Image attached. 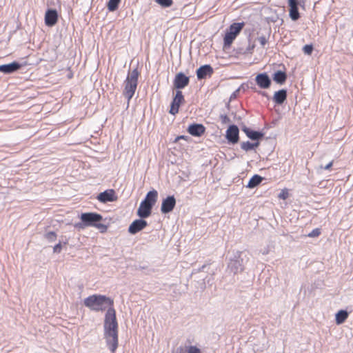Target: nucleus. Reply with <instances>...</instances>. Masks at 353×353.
I'll list each match as a JSON object with an SVG mask.
<instances>
[{
    "instance_id": "nucleus-9",
    "label": "nucleus",
    "mask_w": 353,
    "mask_h": 353,
    "mask_svg": "<svg viewBox=\"0 0 353 353\" xmlns=\"http://www.w3.org/2000/svg\"><path fill=\"white\" fill-rule=\"evenodd\" d=\"M183 100L184 98L182 92L176 91V95L171 103L170 113L173 115L176 114L179 112V106Z\"/></svg>"
},
{
    "instance_id": "nucleus-2",
    "label": "nucleus",
    "mask_w": 353,
    "mask_h": 353,
    "mask_svg": "<svg viewBox=\"0 0 353 353\" xmlns=\"http://www.w3.org/2000/svg\"><path fill=\"white\" fill-rule=\"evenodd\" d=\"M84 305L95 311L105 310L108 307H111L114 301L104 295H92L84 299Z\"/></svg>"
},
{
    "instance_id": "nucleus-29",
    "label": "nucleus",
    "mask_w": 353,
    "mask_h": 353,
    "mask_svg": "<svg viewBox=\"0 0 353 353\" xmlns=\"http://www.w3.org/2000/svg\"><path fill=\"white\" fill-rule=\"evenodd\" d=\"M94 227L99 229L101 232H105L108 229V227L105 225L100 223L99 222L96 223Z\"/></svg>"
},
{
    "instance_id": "nucleus-32",
    "label": "nucleus",
    "mask_w": 353,
    "mask_h": 353,
    "mask_svg": "<svg viewBox=\"0 0 353 353\" xmlns=\"http://www.w3.org/2000/svg\"><path fill=\"white\" fill-rule=\"evenodd\" d=\"M188 346H179L172 353H187Z\"/></svg>"
},
{
    "instance_id": "nucleus-5",
    "label": "nucleus",
    "mask_w": 353,
    "mask_h": 353,
    "mask_svg": "<svg viewBox=\"0 0 353 353\" xmlns=\"http://www.w3.org/2000/svg\"><path fill=\"white\" fill-rule=\"evenodd\" d=\"M243 23H234L230 26L229 32L225 34L224 37L225 46H230L237 34L243 28Z\"/></svg>"
},
{
    "instance_id": "nucleus-6",
    "label": "nucleus",
    "mask_w": 353,
    "mask_h": 353,
    "mask_svg": "<svg viewBox=\"0 0 353 353\" xmlns=\"http://www.w3.org/2000/svg\"><path fill=\"white\" fill-rule=\"evenodd\" d=\"M80 219L85 222L86 227H94L96 223L102 221L103 217L101 214L95 212H85L81 214Z\"/></svg>"
},
{
    "instance_id": "nucleus-31",
    "label": "nucleus",
    "mask_w": 353,
    "mask_h": 353,
    "mask_svg": "<svg viewBox=\"0 0 353 353\" xmlns=\"http://www.w3.org/2000/svg\"><path fill=\"white\" fill-rule=\"evenodd\" d=\"M301 2L304 3L303 0H288L290 7H298Z\"/></svg>"
},
{
    "instance_id": "nucleus-28",
    "label": "nucleus",
    "mask_w": 353,
    "mask_h": 353,
    "mask_svg": "<svg viewBox=\"0 0 353 353\" xmlns=\"http://www.w3.org/2000/svg\"><path fill=\"white\" fill-rule=\"evenodd\" d=\"M313 50V46L312 45H305L303 48V51L305 54L310 55L312 54Z\"/></svg>"
},
{
    "instance_id": "nucleus-18",
    "label": "nucleus",
    "mask_w": 353,
    "mask_h": 353,
    "mask_svg": "<svg viewBox=\"0 0 353 353\" xmlns=\"http://www.w3.org/2000/svg\"><path fill=\"white\" fill-rule=\"evenodd\" d=\"M286 98L287 91L284 89H282L274 93L273 100L277 104H282L286 100Z\"/></svg>"
},
{
    "instance_id": "nucleus-40",
    "label": "nucleus",
    "mask_w": 353,
    "mask_h": 353,
    "mask_svg": "<svg viewBox=\"0 0 353 353\" xmlns=\"http://www.w3.org/2000/svg\"><path fill=\"white\" fill-rule=\"evenodd\" d=\"M332 166V162H330L327 165H326L325 167H323L322 165L320 166L321 169H325L328 170Z\"/></svg>"
},
{
    "instance_id": "nucleus-38",
    "label": "nucleus",
    "mask_w": 353,
    "mask_h": 353,
    "mask_svg": "<svg viewBox=\"0 0 353 353\" xmlns=\"http://www.w3.org/2000/svg\"><path fill=\"white\" fill-rule=\"evenodd\" d=\"M61 248H62L61 244L59 243L54 247L53 251H54V252L59 253L61 250Z\"/></svg>"
},
{
    "instance_id": "nucleus-43",
    "label": "nucleus",
    "mask_w": 353,
    "mask_h": 353,
    "mask_svg": "<svg viewBox=\"0 0 353 353\" xmlns=\"http://www.w3.org/2000/svg\"><path fill=\"white\" fill-rule=\"evenodd\" d=\"M260 93L263 95V96H265V97H268L267 94L264 92H260Z\"/></svg>"
},
{
    "instance_id": "nucleus-16",
    "label": "nucleus",
    "mask_w": 353,
    "mask_h": 353,
    "mask_svg": "<svg viewBox=\"0 0 353 353\" xmlns=\"http://www.w3.org/2000/svg\"><path fill=\"white\" fill-rule=\"evenodd\" d=\"M213 72V69L210 65H205L201 66L196 70V75L199 79H202L205 78L208 75L212 74Z\"/></svg>"
},
{
    "instance_id": "nucleus-23",
    "label": "nucleus",
    "mask_w": 353,
    "mask_h": 353,
    "mask_svg": "<svg viewBox=\"0 0 353 353\" xmlns=\"http://www.w3.org/2000/svg\"><path fill=\"white\" fill-rule=\"evenodd\" d=\"M290 17L293 21H296L299 18L298 7H290Z\"/></svg>"
},
{
    "instance_id": "nucleus-41",
    "label": "nucleus",
    "mask_w": 353,
    "mask_h": 353,
    "mask_svg": "<svg viewBox=\"0 0 353 353\" xmlns=\"http://www.w3.org/2000/svg\"><path fill=\"white\" fill-rule=\"evenodd\" d=\"M239 88L237 89L235 92H233V94L231 95L230 98H235L237 93L239 92Z\"/></svg>"
},
{
    "instance_id": "nucleus-8",
    "label": "nucleus",
    "mask_w": 353,
    "mask_h": 353,
    "mask_svg": "<svg viewBox=\"0 0 353 353\" xmlns=\"http://www.w3.org/2000/svg\"><path fill=\"white\" fill-rule=\"evenodd\" d=\"M97 199L103 203L107 202L115 201L117 199V196L115 195V192L114 190H108L101 193H100L97 196Z\"/></svg>"
},
{
    "instance_id": "nucleus-17",
    "label": "nucleus",
    "mask_w": 353,
    "mask_h": 353,
    "mask_svg": "<svg viewBox=\"0 0 353 353\" xmlns=\"http://www.w3.org/2000/svg\"><path fill=\"white\" fill-rule=\"evenodd\" d=\"M188 132L196 137H199L205 132V127L202 124H192L188 127Z\"/></svg>"
},
{
    "instance_id": "nucleus-37",
    "label": "nucleus",
    "mask_w": 353,
    "mask_h": 353,
    "mask_svg": "<svg viewBox=\"0 0 353 353\" xmlns=\"http://www.w3.org/2000/svg\"><path fill=\"white\" fill-rule=\"evenodd\" d=\"M220 118L223 123H228L230 121L229 117L225 114H221Z\"/></svg>"
},
{
    "instance_id": "nucleus-30",
    "label": "nucleus",
    "mask_w": 353,
    "mask_h": 353,
    "mask_svg": "<svg viewBox=\"0 0 353 353\" xmlns=\"http://www.w3.org/2000/svg\"><path fill=\"white\" fill-rule=\"evenodd\" d=\"M45 237L50 241H54L57 238V235L54 232H49L45 235Z\"/></svg>"
},
{
    "instance_id": "nucleus-42",
    "label": "nucleus",
    "mask_w": 353,
    "mask_h": 353,
    "mask_svg": "<svg viewBox=\"0 0 353 353\" xmlns=\"http://www.w3.org/2000/svg\"><path fill=\"white\" fill-rule=\"evenodd\" d=\"M252 145H253V149H254V148H256L259 145V142L257 141L256 143H252Z\"/></svg>"
},
{
    "instance_id": "nucleus-25",
    "label": "nucleus",
    "mask_w": 353,
    "mask_h": 353,
    "mask_svg": "<svg viewBox=\"0 0 353 353\" xmlns=\"http://www.w3.org/2000/svg\"><path fill=\"white\" fill-rule=\"evenodd\" d=\"M120 1L121 0H109L108 3V10L111 12L116 10Z\"/></svg>"
},
{
    "instance_id": "nucleus-34",
    "label": "nucleus",
    "mask_w": 353,
    "mask_h": 353,
    "mask_svg": "<svg viewBox=\"0 0 353 353\" xmlns=\"http://www.w3.org/2000/svg\"><path fill=\"white\" fill-rule=\"evenodd\" d=\"M74 228H77L79 230H83L86 228V225H85V223L84 221H81V222H79V223H76L74 225Z\"/></svg>"
},
{
    "instance_id": "nucleus-27",
    "label": "nucleus",
    "mask_w": 353,
    "mask_h": 353,
    "mask_svg": "<svg viewBox=\"0 0 353 353\" xmlns=\"http://www.w3.org/2000/svg\"><path fill=\"white\" fill-rule=\"evenodd\" d=\"M241 149L245 151L251 150L253 149L252 143L250 141L243 142L241 145Z\"/></svg>"
},
{
    "instance_id": "nucleus-11",
    "label": "nucleus",
    "mask_w": 353,
    "mask_h": 353,
    "mask_svg": "<svg viewBox=\"0 0 353 353\" xmlns=\"http://www.w3.org/2000/svg\"><path fill=\"white\" fill-rule=\"evenodd\" d=\"M147 225L148 223L145 220L137 219L130 225L128 232L132 234H134L144 229Z\"/></svg>"
},
{
    "instance_id": "nucleus-14",
    "label": "nucleus",
    "mask_w": 353,
    "mask_h": 353,
    "mask_svg": "<svg viewBox=\"0 0 353 353\" xmlns=\"http://www.w3.org/2000/svg\"><path fill=\"white\" fill-rule=\"evenodd\" d=\"M58 19V14L55 10H48L45 14V23L48 26H54Z\"/></svg>"
},
{
    "instance_id": "nucleus-35",
    "label": "nucleus",
    "mask_w": 353,
    "mask_h": 353,
    "mask_svg": "<svg viewBox=\"0 0 353 353\" xmlns=\"http://www.w3.org/2000/svg\"><path fill=\"white\" fill-rule=\"evenodd\" d=\"M321 232L319 229H314L310 233L308 234V236L310 237H316L320 234Z\"/></svg>"
},
{
    "instance_id": "nucleus-24",
    "label": "nucleus",
    "mask_w": 353,
    "mask_h": 353,
    "mask_svg": "<svg viewBox=\"0 0 353 353\" xmlns=\"http://www.w3.org/2000/svg\"><path fill=\"white\" fill-rule=\"evenodd\" d=\"M231 268L234 269V273L241 272L243 270V265L240 261L236 260L230 263Z\"/></svg>"
},
{
    "instance_id": "nucleus-7",
    "label": "nucleus",
    "mask_w": 353,
    "mask_h": 353,
    "mask_svg": "<svg viewBox=\"0 0 353 353\" xmlns=\"http://www.w3.org/2000/svg\"><path fill=\"white\" fill-rule=\"evenodd\" d=\"M176 205V199L174 196H169L163 200L161 211L163 214L170 212Z\"/></svg>"
},
{
    "instance_id": "nucleus-19",
    "label": "nucleus",
    "mask_w": 353,
    "mask_h": 353,
    "mask_svg": "<svg viewBox=\"0 0 353 353\" xmlns=\"http://www.w3.org/2000/svg\"><path fill=\"white\" fill-rule=\"evenodd\" d=\"M242 130L252 140H259L263 137V134L259 132L254 131L247 127H243Z\"/></svg>"
},
{
    "instance_id": "nucleus-12",
    "label": "nucleus",
    "mask_w": 353,
    "mask_h": 353,
    "mask_svg": "<svg viewBox=\"0 0 353 353\" xmlns=\"http://www.w3.org/2000/svg\"><path fill=\"white\" fill-rule=\"evenodd\" d=\"M256 84L263 89L268 88L271 84V80L266 73H261L255 78Z\"/></svg>"
},
{
    "instance_id": "nucleus-10",
    "label": "nucleus",
    "mask_w": 353,
    "mask_h": 353,
    "mask_svg": "<svg viewBox=\"0 0 353 353\" xmlns=\"http://www.w3.org/2000/svg\"><path fill=\"white\" fill-rule=\"evenodd\" d=\"M239 128L235 125L229 126L226 131V139L232 143H236L239 141Z\"/></svg>"
},
{
    "instance_id": "nucleus-22",
    "label": "nucleus",
    "mask_w": 353,
    "mask_h": 353,
    "mask_svg": "<svg viewBox=\"0 0 353 353\" xmlns=\"http://www.w3.org/2000/svg\"><path fill=\"white\" fill-rule=\"evenodd\" d=\"M263 178L257 174L254 175L249 181L247 187L249 188H254L257 186L262 181Z\"/></svg>"
},
{
    "instance_id": "nucleus-36",
    "label": "nucleus",
    "mask_w": 353,
    "mask_h": 353,
    "mask_svg": "<svg viewBox=\"0 0 353 353\" xmlns=\"http://www.w3.org/2000/svg\"><path fill=\"white\" fill-rule=\"evenodd\" d=\"M258 41L260 43V44L263 47L268 42L267 39L265 36H261L258 37Z\"/></svg>"
},
{
    "instance_id": "nucleus-20",
    "label": "nucleus",
    "mask_w": 353,
    "mask_h": 353,
    "mask_svg": "<svg viewBox=\"0 0 353 353\" xmlns=\"http://www.w3.org/2000/svg\"><path fill=\"white\" fill-rule=\"evenodd\" d=\"M287 79V75L285 72L281 70H278L273 75V80L279 84H283Z\"/></svg>"
},
{
    "instance_id": "nucleus-21",
    "label": "nucleus",
    "mask_w": 353,
    "mask_h": 353,
    "mask_svg": "<svg viewBox=\"0 0 353 353\" xmlns=\"http://www.w3.org/2000/svg\"><path fill=\"white\" fill-rule=\"evenodd\" d=\"M348 317V312L346 310H341L336 314V323L341 325L345 322Z\"/></svg>"
},
{
    "instance_id": "nucleus-4",
    "label": "nucleus",
    "mask_w": 353,
    "mask_h": 353,
    "mask_svg": "<svg viewBox=\"0 0 353 353\" xmlns=\"http://www.w3.org/2000/svg\"><path fill=\"white\" fill-rule=\"evenodd\" d=\"M139 72L137 69L133 70L128 74L125 85L123 95L129 101L133 97L137 86Z\"/></svg>"
},
{
    "instance_id": "nucleus-15",
    "label": "nucleus",
    "mask_w": 353,
    "mask_h": 353,
    "mask_svg": "<svg viewBox=\"0 0 353 353\" xmlns=\"http://www.w3.org/2000/svg\"><path fill=\"white\" fill-rule=\"evenodd\" d=\"M21 68V65L17 62H12L11 63L1 65L0 72L6 74L12 73Z\"/></svg>"
},
{
    "instance_id": "nucleus-33",
    "label": "nucleus",
    "mask_w": 353,
    "mask_h": 353,
    "mask_svg": "<svg viewBox=\"0 0 353 353\" xmlns=\"http://www.w3.org/2000/svg\"><path fill=\"white\" fill-rule=\"evenodd\" d=\"M187 353H201V350L196 346L190 345V346H188V352Z\"/></svg>"
},
{
    "instance_id": "nucleus-1",
    "label": "nucleus",
    "mask_w": 353,
    "mask_h": 353,
    "mask_svg": "<svg viewBox=\"0 0 353 353\" xmlns=\"http://www.w3.org/2000/svg\"><path fill=\"white\" fill-rule=\"evenodd\" d=\"M103 330L107 346L112 353H114L118 347V323L113 307H108L105 313Z\"/></svg>"
},
{
    "instance_id": "nucleus-13",
    "label": "nucleus",
    "mask_w": 353,
    "mask_h": 353,
    "mask_svg": "<svg viewBox=\"0 0 353 353\" xmlns=\"http://www.w3.org/2000/svg\"><path fill=\"white\" fill-rule=\"evenodd\" d=\"M189 83V78L182 72L178 73L175 76L174 85L177 89H182Z\"/></svg>"
},
{
    "instance_id": "nucleus-39",
    "label": "nucleus",
    "mask_w": 353,
    "mask_h": 353,
    "mask_svg": "<svg viewBox=\"0 0 353 353\" xmlns=\"http://www.w3.org/2000/svg\"><path fill=\"white\" fill-rule=\"evenodd\" d=\"M288 192H282L279 194V198L281 199H285L288 196Z\"/></svg>"
},
{
    "instance_id": "nucleus-26",
    "label": "nucleus",
    "mask_w": 353,
    "mask_h": 353,
    "mask_svg": "<svg viewBox=\"0 0 353 353\" xmlns=\"http://www.w3.org/2000/svg\"><path fill=\"white\" fill-rule=\"evenodd\" d=\"M154 1L156 3H157L158 4H159L160 6H161L163 8L170 7L173 3L172 0H154Z\"/></svg>"
},
{
    "instance_id": "nucleus-3",
    "label": "nucleus",
    "mask_w": 353,
    "mask_h": 353,
    "mask_svg": "<svg viewBox=\"0 0 353 353\" xmlns=\"http://www.w3.org/2000/svg\"><path fill=\"white\" fill-rule=\"evenodd\" d=\"M157 198L158 192L156 190L148 192L145 199L141 203L138 208L137 215L142 219L150 216L152 208L156 203Z\"/></svg>"
}]
</instances>
